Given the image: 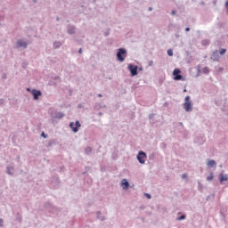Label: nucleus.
I'll return each instance as SVG.
<instances>
[{
	"label": "nucleus",
	"instance_id": "c756f323",
	"mask_svg": "<svg viewBox=\"0 0 228 228\" xmlns=\"http://www.w3.org/2000/svg\"><path fill=\"white\" fill-rule=\"evenodd\" d=\"M152 10V8H150V11Z\"/></svg>",
	"mask_w": 228,
	"mask_h": 228
},
{
	"label": "nucleus",
	"instance_id": "423d86ee",
	"mask_svg": "<svg viewBox=\"0 0 228 228\" xmlns=\"http://www.w3.org/2000/svg\"><path fill=\"white\" fill-rule=\"evenodd\" d=\"M69 127L72 129L73 133H77V127H81V123H79V121H76V123L71 122Z\"/></svg>",
	"mask_w": 228,
	"mask_h": 228
},
{
	"label": "nucleus",
	"instance_id": "6ab92c4d",
	"mask_svg": "<svg viewBox=\"0 0 228 228\" xmlns=\"http://www.w3.org/2000/svg\"><path fill=\"white\" fill-rule=\"evenodd\" d=\"M86 152H92V148H86Z\"/></svg>",
	"mask_w": 228,
	"mask_h": 228
},
{
	"label": "nucleus",
	"instance_id": "f3484780",
	"mask_svg": "<svg viewBox=\"0 0 228 228\" xmlns=\"http://www.w3.org/2000/svg\"><path fill=\"white\" fill-rule=\"evenodd\" d=\"M226 51H227V50H225V49H224V48L221 49L220 54H225Z\"/></svg>",
	"mask_w": 228,
	"mask_h": 228
},
{
	"label": "nucleus",
	"instance_id": "0eeeda50",
	"mask_svg": "<svg viewBox=\"0 0 228 228\" xmlns=\"http://www.w3.org/2000/svg\"><path fill=\"white\" fill-rule=\"evenodd\" d=\"M31 94H32V95H33L35 101H37V100L38 99V97H40V95H42V92H40V91H38V90H35V89H33V90L31 91Z\"/></svg>",
	"mask_w": 228,
	"mask_h": 228
},
{
	"label": "nucleus",
	"instance_id": "412c9836",
	"mask_svg": "<svg viewBox=\"0 0 228 228\" xmlns=\"http://www.w3.org/2000/svg\"><path fill=\"white\" fill-rule=\"evenodd\" d=\"M146 195V197H147V199H151V194H145Z\"/></svg>",
	"mask_w": 228,
	"mask_h": 228
},
{
	"label": "nucleus",
	"instance_id": "9d476101",
	"mask_svg": "<svg viewBox=\"0 0 228 228\" xmlns=\"http://www.w3.org/2000/svg\"><path fill=\"white\" fill-rule=\"evenodd\" d=\"M219 179H220V183H224V181H227L228 176L227 175H220Z\"/></svg>",
	"mask_w": 228,
	"mask_h": 228
},
{
	"label": "nucleus",
	"instance_id": "2eb2a0df",
	"mask_svg": "<svg viewBox=\"0 0 228 228\" xmlns=\"http://www.w3.org/2000/svg\"><path fill=\"white\" fill-rule=\"evenodd\" d=\"M53 45H54V47H56V48L61 47V43H60V42H55V43L53 44Z\"/></svg>",
	"mask_w": 228,
	"mask_h": 228
},
{
	"label": "nucleus",
	"instance_id": "f8f14e48",
	"mask_svg": "<svg viewBox=\"0 0 228 228\" xmlns=\"http://www.w3.org/2000/svg\"><path fill=\"white\" fill-rule=\"evenodd\" d=\"M68 33H69V35H74V33H76V28L72 27L69 28Z\"/></svg>",
	"mask_w": 228,
	"mask_h": 228
},
{
	"label": "nucleus",
	"instance_id": "7ed1b4c3",
	"mask_svg": "<svg viewBox=\"0 0 228 228\" xmlns=\"http://www.w3.org/2000/svg\"><path fill=\"white\" fill-rule=\"evenodd\" d=\"M122 54H126V49L119 48L117 53V58L118 61H124L125 58L122 56Z\"/></svg>",
	"mask_w": 228,
	"mask_h": 228
},
{
	"label": "nucleus",
	"instance_id": "b1692460",
	"mask_svg": "<svg viewBox=\"0 0 228 228\" xmlns=\"http://www.w3.org/2000/svg\"><path fill=\"white\" fill-rule=\"evenodd\" d=\"M3 225V219H0V227Z\"/></svg>",
	"mask_w": 228,
	"mask_h": 228
},
{
	"label": "nucleus",
	"instance_id": "6e6552de",
	"mask_svg": "<svg viewBox=\"0 0 228 228\" xmlns=\"http://www.w3.org/2000/svg\"><path fill=\"white\" fill-rule=\"evenodd\" d=\"M121 186L123 190H127L129 188V182L126 179H123L121 182Z\"/></svg>",
	"mask_w": 228,
	"mask_h": 228
},
{
	"label": "nucleus",
	"instance_id": "9b49d317",
	"mask_svg": "<svg viewBox=\"0 0 228 228\" xmlns=\"http://www.w3.org/2000/svg\"><path fill=\"white\" fill-rule=\"evenodd\" d=\"M208 167H216V162L215 160H209L208 162Z\"/></svg>",
	"mask_w": 228,
	"mask_h": 228
},
{
	"label": "nucleus",
	"instance_id": "bb28decb",
	"mask_svg": "<svg viewBox=\"0 0 228 228\" xmlns=\"http://www.w3.org/2000/svg\"><path fill=\"white\" fill-rule=\"evenodd\" d=\"M185 31H190V28H185Z\"/></svg>",
	"mask_w": 228,
	"mask_h": 228
},
{
	"label": "nucleus",
	"instance_id": "4468645a",
	"mask_svg": "<svg viewBox=\"0 0 228 228\" xmlns=\"http://www.w3.org/2000/svg\"><path fill=\"white\" fill-rule=\"evenodd\" d=\"M215 176H214V175H213V173H210V175L207 177V180L208 181H213V178H214Z\"/></svg>",
	"mask_w": 228,
	"mask_h": 228
},
{
	"label": "nucleus",
	"instance_id": "aec40b11",
	"mask_svg": "<svg viewBox=\"0 0 228 228\" xmlns=\"http://www.w3.org/2000/svg\"><path fill=\"white\" fill-rule=\"evenodd\" d=\"M182 177H183V179H186V177H188V175L183 174V175H182Z\"/></svg>",
	"mask_w": 228,
	"mask_h": 228
},
{
	"label": "nucleus",
	"instance_id": "c85d7f7f",
	"mask_svg": "<svg viewBox=\"0 0 228 228\" xmlns=\"http://www.w3.org/2000/svg\"><path fill=\"white\" fill-rule=\"evenodd\" d=\"M28 92H29V88H27Z\"/></svg>",
	"mask_w": 228,
	"mask_h": 228
},
{
	"label": "nucleus",
	"instance_id": "f03ea898",
	"mask_svg": "<svg viewBox=\"0 0 228 228\" xmlns=\"http://www.w3.org/2000/svg\"><path fill=\"white\" fill-rule=\"evenodd\" d=\"M173 76L175 81H181V79H183V76H181V69H174Z\"/></svg>",
	"mask_w": 228,
	"mask_h": 228
},
{
	"label": "nucleus",
	"instance_id": "393cba45",
	"mask_svg": "<svg viewBox=\"0 0 228 228\" xmlns=\"http://www.w3.org/2000/svg\"><path fill=\"white\" fill-rule=\"evenodd\" d=\"M225 6H226V8H228V1H226Z\"/></svg>",
	"mask_w": 228,
	"mask_h": 228
},
{
	"label": "nucleus",
	"instance_id": "a211bd4d",
	"mask_svg": "<svg viewBox=\"0 0 228 228\" xmlns=\"http://www.w3.org/2000/svg\"><path fill=\"white\" fill-rule=\"evenodd\" d=\"M184 218H186V216H182L178 217V220H184Z\"/></svg>",
	"mask_w": 228,
	"mask_h": 228
},
{
	"label": "nucleus",
	"instance_id": "a878e982",
	"mask_svg": "<svg viewBox=\"0 0 228 228\" xmlns=\"http://www.w3.org/2000/svg\"><path fill=\"white\" fill-rule=\"evenodd\" d=\"M172 15H175V11H172Z\"/></svg>",
	"mask_w": 228,
	"mask_h": 228
},
{
	"label": "nucleus",
	"instance_id": "20e7f679",
	"mask_svg": "<svg viewBox=\"0 0 228 228\" xmlns=\"http://www.w3.org/2000/svg\"><path fill=\"white\" fill-rule=\"evenodd\" d=\"M146 158H147V155L143 151H140L137 155V159H138L139 163H141L142 165H143V163H145Z\"/></svg>",
	"mask_w": 228,
	"mask_h": 228
},
{
	"label": "nucleus",
	"instance_id": "39448f33",
	"mask_svg": "<svg viewBox=\"0 0 228 228\" xmlns=\"http://www.w3.org/2000/svg\"><path fill=\"white\" fill-rule=\"evenodd\" d=\"M128 69L131 72V76H138V66H134L133 64H130L128 66Z\"/></svg>",
	"mask_w": 228,
	"mask_h": 228
},
{
	"label": "nucleus",
	"instance_id": "dca6fc26",
	"mask_svg": "<svg viewBox=\"0 0 228 228\" xmlns=\"http://www.w3.org/2000/svg\"><path fill=\"white\" fill-rule=\"evenodd\" d=\"M168 56H174V51L172 49L167 50Z\"/></svg>",
	"mask_w": 228,
	"mask_h": 228
},
{
	"label": "nucleus",
	"instance_id": "cd10ccee",
	"mask_svg": "<svg viewBox=\"0 0 228 228\" xmlns=\"http://www.w3.org/2000/svg\"><path fill=\"white\" fill-rule=\"evenodd\" d=\"M98 97H102V94H98Z\"/></svg>",
	"mask_w": 228,
	"mask_h": 228
},
{
	"label": "nucleus",
	"instance_id": "ddd939ff",
	"mask_svg": "<svg viewBox=\"0 0 228 228\" xmlns=\"http://www.w3.org/2000/svg\"><path fill=\"white\" fill-rule=\"evenodd\" d=\"M202 72H204V74H209V68L208 67L203 68Z\"/></svg>",
	"mask_w": 228,
	"mask_h": 228
},
{
	"label": "nucleus",
	"instance_id": "5701e85b",
	"mask_svg": "<svg viewBox=\"0 0 228 228\" xmlns=\"http://www.w3.org/2000/svg\"><path fill=\"white\" fill-rule=\"evenodd\" d=\"M42 136L45 137V138H47V136H45V133H42Z\"/></svg>",
	"mask_w": 228,
	"mask_h": 228
},
{
	"label": "nucleus",
	"instance_id": "f257e3e1",
	"mask_svg": "<svg viewBox=\"0 0 228 228\" xmlns=\"http://www.w3.org/2000/svg\"><path fill=\"white\" fill-rule=\"evenodd\" d=\"M183 108L185 111H191V102L190 101V96L185 97V102L183 103Z\"/></svg>",
	"mask_w": 228,
	"mask_h": 228
},
{
	"label": "nucleus",
	"instance_id": "1a4fd4ad",
	"mask_svg": "<svg viewBox=\"0 0 228 228\" xmlns=\"http://www.w3.org/2000/svg\"><path fill=\"white\" fill-rule=\"evenodd\" d=\"M17 44H18L19 47H27L28 46V44L26 42L21 41V40H19L17 42Z\"/></svg>",
	"mask_w": 228,
	"mask_h": 228
},
{
	"label": "nucleus",
	"instance_id": "4be33fe9",
	"mask_svg": "<svg viewBox=\"0 0 228 228\" xmlns=\"http://www.w3.org/2000/svg\"><path fill=\"white\" fill-rule=\"evenodd\" d=\"M78 53H79V54H81V53H83V49L80 48V49L78 50Z\"/></svg>",
	"mask_w": 228,
	"mask_h": 228
}]
</instances>
